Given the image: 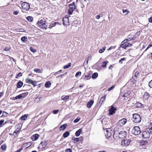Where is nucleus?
Instances as JSON below:
<instances>
[{
    "mask_svg": "<svg viewBox=\"0 0 152 152\" xmlns=\"http://www.w3.org/2000/svg\"><path fill=\"white\" fill-rule=\"evenodd\" d=\"M94 101L93 100H91L90 101L88 102L87 104V106L88 108H90L93 105Z\"/></svg>",
    "mask_w": 152,
    "mask_h": 152,
    "instance_id": "a211bd4d",
    "label": "nucleus"
},
{
    "mask_svg": "<svg viewBox=\"0 0 152 152\" xmlns=\"http://www.w3.org/2000/svg\"><path fill=\"white\" fill-rule=\"evenodd\" d=\"M82 129H79L75 133V135L76 137H78L82 132Z\"/></svg>",
    "mask_w": 152,
    "mask_h": 152,
    "instance_id": "4be33fe9",
    "label": "nucleus"
},
{
    "mask_svg": "<svg viewBox=\"0 0 152 152\" xmlns=\"http://www.w3.org/2000/svg\"><path fill=\"white\" fill-rule=\"evenodd\" d=\"M65 152H72V150L70 148L66 149L65 151Z\"/></svg>",
    "mask_w": 152,
    "mask_h": 152,
    "instance_id": "49530a36",
    "label": "nucleus"
},
{
    "mask_svg": "<svg viewBox=\"0 0 152 152\" xmlns=\"http://www.w3.org/2000/svg\"><path fill=\"white\" fill-rule=\"evenodd\" d=\"M69 9L68 10V13L69 15H71L74 10L76 9L75 5V2H73L71 4H69Z\"/></svg>",
    "mask_w": 152,
    "mask_h": 152,
    "instance_id": "7ed1b4c3",
    "label": "nucleus"
},
{
    "mask_svg": "<svg viewBox=\"0 0 152 152\" xmlns=\"http://www.w3.org/2000/svg\"><path fill=\"white\" fill-rule=\"evenodd\" d=\"M37 83L36 81H32L31 84L33 85L34 86H37Z\"/></svg>",
    "mask_w": 152,
    "mask_h": 152,
    "instance_id": "a18cd8bd",
    "label": "nucleus"
},
{
    "mask_svg": "<svg viewBox=\"0 0 152 152\" xmlns=\"http://www.w3.org/2000/svg\"><path fill=\"white\" fill-rule=\"evenodd\" d=\"M100 16L99 15H97L96 16V18L97 19H99L100 18Z\"/></svg>",
    "mask_w": 152,
    "mask_h": 152,
    "instance_id": "69168bd1",
    "label": "nucleus"
},
{
    "mask_svg": "<svg viewBox=\"0 0 152 152\" xmlns=\"http://www.w3.org/2000/svg\"><path fill=\"white\" fill-rule=\"evenodd\" d=\"M148 132L150 133V135L151 134L152 132V129H148Z\"/></svg>",
    "mask_w": 152,
    "mask_h": 152,
    "instance_id": "bf43d9fd",
    "label": "nucleus"
},
{
    "mask_svg": "<svg viewBox=\"0 0 152 152\" xmlns=\"http://www.w3.org/2000/svg\"><path fill=\"white\" fill-rule=\"evenodd\" d=\"M98 76V74L97 72H95L94 73L92 76V78L93 79L96 78Z\"/></svg>",
    "mask_w": 152,
    "mask_h": 152,
    "instance_id": "cd10ccee",
    "label": "nucleus"
},
{
    "mask_svg": "<svg viewBox=\"0 0 152 152\" xmlns=\"http://www.w3.org/2000/svg\"><path fill=\"white\" fill-rule=\"evenodd\" d=\"M115 86L114 85L113 86H112L111 87L109 88V89H108V91H110L112 90L115 87Z\"/></svg>",
    "mask_w": 152,
    "mask_h": 152,
    "instance_id": "8fccbe9b",
    "label": "nucleus"
},
{
    "mask_svg": "<svg viewBox=\"0 0 152 152\" xmlns=\"http://www.w3.org/2000/svg\"><path fill=\"white\" fill-rule=\"evenodd\" d=\"M23 83L20 80L18 82L17 84V86L18 88H20L23 85Z\"/></svg>",
    "mask_w": 152,
    "mask_h": 152,
    "instance_id": "412c9836",
    "label": "nucleus"
},
{
    "mask_svg": "<svg viewBox=\"0 0 152 152\" xmlns=\"http://www.w3.org/2000/svg\"><path fill=\"white\" fill-rule=\"evenodd\" d=\"M135 105L136 107L138 108H143L144 107V105L139 102H137L135 104Z\"/></svg>",
    "mask_w": 152,
    "mask_h": 152,
    "instance_id": "f3484780",
    "label": "nucleus"
},
{
    "mask_svg": "<svg viewBox=\"0 0 152 152\" xmlns=\"http://www.w3.org/2000/svg\"><path fill=\"white\" fill-rule=\"evenodd\" d=\"M124 60H125V58H121L120 59V60L119 61V62L121 63H122V61Z\"/></svg>",
    "mask_w": 152,
    "mask_h": 152,
    "instance_id": "13d9d810",
    "label": "nucleus"
},
{
    "mask_svg": "<svg viewBox=\"0 0 152 152\" xmlns=\"http://www.w3.org/2000/svg\"><path fill=\"white\" fill-rule=\"evenodd\" d=\"M47 143L45 141L42 142L39 145V148H40L41 149L45 148L46 146Z\"/></svg>",
    "mask_w": 152,
    "mask_h": 152,
    "instance_id": "ddd939ff",
    "label": "nucleus"
},
{
    "mask_svg": "<svg viewBox=\"0 0 152 152\" xmlns=\"http://www.w3.org/2000/svg\"><path fill=\"white\" fill-rule=\"evenodd\" d=\"M51 84V83L49 81H48L45 83V86L46 88H48L50 87Z\"/></svg>",
    "mask_w": 152,
    "mask_h": 152,
    "instance_id": "b1692460",
    "label": "nucleus"
},
{
    "mask_svg": "<svg viewBox=\"0 0 152 152\" xmlns=\"http://www.w3.org/2000/svg\"><path fill=\"white\" fill-rule=\"evenodd\" d=\"M80 120V118H77L74 121V122L75 123H77Z\"/></svg>",
    "mask_w": 152,
    "mask_h": 152,
    "instance_id": "37998d69",
    "label": "nucleus"
},
{
    "mask_svg": "<svg viewBox=\"0 0 152 152\" xmlns=\"http://www.w3.org/2000/svg\"><path fill=\"white\" fill-rule=\"evenodd\" d=\"M10 49V48L9 47H6L5 49L4 50H5L6 51H8Z\"/></svg>",
    "mask_w": 152,
    "mask_h": 152,
    "instance_id": "3c124183",
    "label": "nucleus"
},
{
    "mask_svg": "<svg viewBox=\"0 0 152 152\" xmlns=\"http://www.w3.org/2000/svg\"><path fill=\"white\" fill-rule=\"evenodd\" d=\"M81 72H77L75 74V77H79L81 75Z\"/></svg>",
    "mask_w": 152,
    "mask_h": 152,
    "instance_id": "a19ab883",
    "label": "nucleus"
},
{
    "mask_svg": "<svg viewBox=\"0 0 152 152\" xmlns=\"http://www.w3.org/2000/svg\"><path fill=\"white\" fill-rule=\"evenodd\" d=\"M32 81V80L30 79H26V82L27 83L31 84Z\"/></svg>",
    "mask_w": 152,
    "mask_h": 152,
    "instance_id": "e433bc0d",
    "label": "nucleus"
},
{
    "mask_svg": "<svg viewBox=\"0 0 152 152\" xmlns=\"http://www.w3.org/2000/svg\"><path fill=\"white\" fill-rule=\"evenodd\" d=\"M107 63H108V61H104L102 64V66L103 67H105L106 66Z\"/></svg>",
    "mask_w": 152,
    "mask_h": 152,
    "instance_id": "4c0bfd02",
    "label": "nucleus"
},
{
    "mask_svg": "<svg viewBox=\"0 0 152 152\" xmlns=\"http://www.w3.org/2000/svg\"><path fill=\"white\" fill-rule=\"evenodd\" d=\"M21 6L23 9L27 11L30 8L29 4L26 2H23L22 3Z\"/></svg>",
    "mask_w": 152,
    "mask_h": 152,
    "instance_id": "0eeeda50",
    "label": "nucleus"
},
{
    "mask_svg": "<svg viewBox=\"0 0 152 152\" xmlns=\"http://www.w3.org/2000/svg\"><path fill=\"white\" fill-rule=\"evenodd\" d=\"M28 114H25L24 115H22L20 118V119L21 120H24L28 117Z\"/></svg>",
    "mask_w": 152,
    "mask_h": 152,
    "instance_id": "c85d7f7f",
    "label": "nucleus"
},
{
    "mask_svg": "<svg viewBox=\"0 0 152 152\" xmlns=\"http://www.w3.org/2000/svg\"><path fill=\"white\" fill-rule=\"evenodd\" d=\"M34 71L37 73H42V71L39 69L35 68L34 69Z\"/></svg>",
    "mask_w": 152,
    "mask_h": 152,
    "instance_id": "7c9ffc66",
    "label": "nucleus"
},
{
    "mask_svg": "<svg viewBox=\"0 0 152 152\" xmlns=\"http://www.w3.org/2000/svg\"><path fill=\"white\" fill-rule=\"evenodd\" d=\"M28 94V92H26L25 93H22L21 94L22 96V98H25L26 96H27Z\"/></svg>",
    "mask_w": 152,
    "mask_h": 152,
    "instance_id": "2f4dec72",
    "label": "nucleus"
},
{
    "mask_svg": "<svg viewBox=\"0 0 152 152\" xmlns=\"http://www.w3.org/2000/svg\"><path fill=\"white\" fill-rule=\"evenodd\" d=\"M132 120L134 123H139L141 122V118L140 115L137 113H134L132 115Z\"/></svg>",
    "mask_w": 152,
    "mask_h": 152,
    "instance_id": "f03ea898",
    "label": "nucleus"
},
{
    "mask_svg": "<svg viewBox=\"0 0 152 152\" xmlns=\"http://www.w3.org/2000/svg\"><path fill=\"white\" fill-rule=\"evenodd\" d=\"M131 141V140H124L121 142V144L122 146L128 145Z\"/></svg>",
    "mask_w": 152,
    "mask_h": 152,
    "instance_id": "6e6552de",
    "label": "nucleus"
},
{
    "mask_svg": "<svg viewBox=\"0 0 152 152\" xmlns=\"http://www.w3.org/2000/svg\"><path fill=\"white\" fill-rule=\"evenodd\" d=\"M113 67V66H112V65H110L109 67V69H111Z\"/></svg>",
    "mask_w": 152,
    "mask_h": 152,
    "instance_id": "774afa93",
    "label": "nucleus"
},
{
    "mask_svg": "<svg viewBox=\"0 0 152 152\" xmlns=\"http://www.w3.org/2000/svg\"><path fill=\"white\" fill-rule=\"evenodd\" d=\"M91 56H89L87 58V60H88V61L91 60Z\"/></svg>",
    "mask_w": 152,
    "mask_h": 152,
    "instance_id": "338daca9",
    "label": "nucleus"
},
{
    "mask_svg": "<svg viewBox=\"0 0 152 152\" xmlns=\"http://www.w3.org/2000/svg\"><path fill=\"white\" fill-rule=\"evenodd\" d=\"M59 23L58 22H54L53 23H52L50 25L48 26V28H51L55 26L56 24H59Z\"/></svg>",
    "mask_w": 152,
    "mask_h": 152,
    "instance_id": "5701e85b",
    "label": "nucleus"
},
{
    "mask_svg": "<svg viewBox=\"0 0 152 152\" xmlns=\"http://www.w3.org/2000/svg\"><path fill=\"white\" fill-rule=\"evenodd\" d=\"M106 47H103L102 49H100L99 50V52L100 53H102L105 50Z\"/></svg>",
    "mask_w": 152,
    "mask_h": 152,
    "instance_id": "c9c22d12",
    "label": "nucleus"
},
{
    "mask_svg": "<svg viewBox=\"0 0 152 152\" xmlns=\"http://www.w3.org/2000/svg\"><path fill=\"white\" fill-rule=\"evenodd\" d=\"M149 21L150 22L152 23V17H151L149 19Z\"/></svg>",
    "mask_w": 152,
    "mask_h": 152,
    "instance_id": "0e129e2a",
    "label": "nucleus"
},
{
    "mask_svg": "<svg viewBox=\"0 0 152 152\" xmlns=\"http://www.w3.org/2000/svg\"><path fill=\"white\" fill-rule=\"evenodd\" d=\"M112 131L110 128L106 129L104 130V134L107 138L110 137L112 135Z\"/></svg>",
    "mask_w": 152,
    "mask_h": 152,
    "instance_id": "423d86ee",
    "label": "nucleus"
},
{
    "mask_svg": "<svg viewBox=\"0 0 152 152\" xmlns=\"http://www.w3.org/2000/svg\"><path fill=\"white\" fill-rule=\"evenodd\" d=\"M150 136V133L148 132V129L144 131L142 133V137L144 138H149Z\"/></svg>",
    "mask_w": 152,
    "mask_h": 152,
    "instance_id": "1a4fd4ad",
    "label": "nucleus"
},
{
    "mask_svg": "<svg viewBox=\"0 0 152 152\" xmlns=\"http://www.w3.org/2000/svg\"><path fill=\"white\" fill-rule=\"evenodd\" d=\"M130 93V92L129 91H128L125 94H124L123 96L124 97H129V94Z\"/></svg>",
    "mask_w": 152,
    "mask_h": 152,
    "instance_id": "473e14b6",
    "label": "nucleus"
},
{
    "mask_svg": "<svg viewBox=\"0 0 152 152\" xmlns=\"http://www.w3.org/2000/svg\"><path fill=\"white\" fill-rule=\"evenodd\" d=\"M127 121V120L126 118H123L120 120L118 122V125L121 126H123L126 123Z\"/></svg>",
    "mask_w": 152,
    "mask_h": 152,
    "instance_id": "9d476101",
    "label": "nucleus"
},
{
    "mask_svg": "<svg viewBox=\"0 0 152 152\" xmlns=\"http://www.w3.org/2000/svg\"><path fill=\"white\" fill-rule=\"evenodd\" d=\"M41 98V97H37V98H36V99H35V100H35V101H37V100H38V99H39V100H40V99Z\"/></svg>",
    "mask_w": 152,
    "mask_h": 152,
    "instance_id": "680f3d73",
    "label": "nucleus"
},
{
    "mask_svg": "<svg viewBox=\"0 0 152 152\" xmlns=\"http://www.w3.org/2000/svg\"><path fill=\"white\" fill-rule=\"evenodd\" d=\"M88 60H86L84 62V64H86V65H87L88 64Z\"/></svg>",
    "mask_w": 152,
    "mask_h": 152,
    "instance_id": "052dcab7",
    "label": "nucleus"
},
{
    "mask_svg": "<svg viewBox=\"0 0 152 152\" xmlns=\"http://www.w3.org/2000/svg\"><path fill=\"white\" fill-rule=\"evenodd\" d=\"M1 148L2 150H5L6 148V145L3 144L1 146Z\"/></svg>",
    "mask_w": 152,
    "mask_h": 152,
    "instance_id": "58836bf2",
    "label": "nucleus"
},
{
    "mask_svg": "<svg viewBox=\"0 0 152 152\" xmlns=\"http://www.w3.org/2000/svg\"><path fill=\"white\" fill-rule=\"evenodd\" d=\"M139 73L137 71H136L134 74V76L136 77V78H137V76H138Z\"/></svg>",
    "mask_w": 152,
    "mask_h": 152,
    "instance_id": "5fc2aeb1",
    "label": "nucleus"
},
{
    "mask_svg": "<svg viewBox=\"0 0 152 152\" xmlns=\"http://www.w3.org/2000/svg\"><path fill=\"white\" fill-rule=\"evenodd\" d=\"M22 74L21 72H19L18 74H17L15 77L16 78H18V77H21L22 76Z\"/></svg>",
    "mask_w": 152,
    "mask_h": 152,
    "instance_id": "c03bdc74",
    "label": "nucleus"
},
{
    "mask_svg": "<svg viewBox=\"0 0 152 152\" xmlns=\"http://www.w3.org/2000/svg\"><path fill=\"white\" fill-rule=\"evenodd\" d=\"M148 85L151 88H152V80L149 82Z\"/></svg>",
    "mask_w": 152,
    "mask_h": 152,
    "instance_id": "de8ad7c7",
    "label": "nucleus"
},
{
    "mask_svg": "<svg viewBox=\"0 0 152 152\" xmlns=\"http://www.w3.org/2000/svg\"><path fill=\"white\" fill-rule=\"evenodd\" d=\"M69 98V96L63 95L61 97V100L64 101H67Z\"/></svg>",
    "mask_w": 152,
    "mask_h": 152,
    "instance_id": "aec40b11",
    "label": "nucleus"
},
{
    "mask_svg": "<svg viewBox=\"0 0 152 152\" xmlns=\"http://www.w3.org/2000/svg\"><path fill=\"white\" fill-rule=\"evenodd\" d=\"M27 39V37L25 36L22 37L21 39V40L24 42H25L26 41Z\"/></svg>",
    "mask_w": 152,
    "mask_h": 152,
    "instance_id": "f704fd0d",
    "label": "nucleus"
},
{
    "mask_svg": "<svg viewBox=\"0 0 152 152\" xmlns=\"http://www.w3.org/2000/svg\"><path fill=\"white\" fill-rule=\"evenodd\" d=\"M69 133L68 131H66L63 134V136L64 138L67 137L69 135Z\"/></svg>",
    "mask_w": 152,
    "mask_h": 152,
    "instance_id": "393cba45",
    "label": "nucleus"
},
{
    "mask_svg": "<svg viewBox=\"0 0 152 152\" xmlns=\"http://www.w3.org/2000/svg\"><path fill=\"white\" fill-rule=\"evenodd\" d=\"M37 26L40 28L46 29L48 28V25L45 19H43L38 20Z\"/></svg>",
    "mask_w": 152,
    "mask_h": 152,
    "instance_id": "f257e3e1",
    "label": "nucleus"
},
{
    "mask_svg": "<svg viewBox=\"0 0 152 152\" xmlns=\"http://www.w3.org/2000/svg\"><path fill=\"white\" fill-rule=\"evenodd\" d=\"M106 96V95H105L101 98L99 102L100 103H101V104H102L104 102L105 100Z\"/></svg>",
    "mask_w": 152,
    "mask_h": 152,
    "instance_id": "a878e982",
    "label": "nucleus"
},
{
    "mask_svg": "<svg viewBox=\"0 0 152 152\" xmlns=\"http://www.w3.org/2000/svg\"><path fill=\"white\" fill-rule=\"evenodd\" d=\"M141 132L140 128L139 126H134L133 128L132 132L135 135H138L140 134Z\"/></svg>",
    "mask_w": 152,
    "mask_h": 152,
    "instance_id": "39448f33",
    "label": "nucleus"
},
{
    "mask_svg": "<svg viewBox=\"0 0 152 152\" xmlns=\"http://www.w3.org/2000/svg\"><path fill=\"white\" fill-rule=\"evenodd\" d=\"M150 96V95L148 93L145 92L143 95V98L145 100H147L149 98Z\"/></svg>",
    "mask_w": 152,
    "mask_h": 152,
    "instance_id": "dca6fc26",
    "label": "nucleus"
},
{
    "mask_svg": "<svg viewBox=\"0 0 152 152\" xmlns=\"http://www.w3.org/2000/svg\"><path fill=\"white\" fill-rule=\"evenodd\" d=\"M26 19L29 22H32L33 20V18L32 16H29L26 18Z\"/></svg>",
    "mask_w": 152,
    "mask_h": 152,
    "instance_id": "c756f323",
    "label": "nucleus"
},
{
    "mask_svg": "<svg viewBox=\"0 0 152 152\" xmlns=\"http://www.w3.org/2000/svg\"><path fill=\"white\" fill-rule=\"evenodd\" d=\"M30 50L32 52L35 53L36 52L37 50L36 49H34L32 47H30Z\"/></svg>",
    "mask_w": 152,
    "mask_h": 152,
    "instance_id": "ea45409f",
    "label": "nucleus"
},
{
    "mask_svg": "<svg viewBox=\"0 0 152 152\" xmlns=\"http://www.w3.org/2000/svg\"><path fill=\"white\" fill-rule=\"evenodd\" d=\"M135 37H136L134 35H128L127 38L125 39L126 41L128 42L133 39H135Z\"/></svg>",
    "mask_w": 152,
    "mask_h": 152,
    "instance_id": "2eb2a0df",
    "label": "nucleus"
},
{
    "mask_svg": "<svg viewBox=\"0 0 152 152\" xmlns=\"http://www.w3.org/2000/svg\"><path fill=\"white\" fill-rule=\"evenodd\" d=\"M63 24L64 25H69V18L68 17H66L63 18Z\"/></svg>",
    "mask_w": 152,
    "mask_h": 152,
    "instance_id": "f8f14e48",
    "label": "nucleus"
},
{
    "mask_svg": "<svg viewBox=\"0 0 152 152\" xmlns=\"http://www.w3.org/2000/svg\"><path fill=\"white\" fill-rule=\"evenodd\" d=\"M67 126V125L66 124H64L63 125H61L60 127V130H64L66 128Z\"/></svg>",
    "mask_w": 152,
    "mask_h": 152,
    "instance_id": "bb28decb",
    "label": "nucleus"
},
{
    "mask_svg": "<svg viewBox=\"0 0 152 152\" xmlns=\"http://www.w3.org/2000/svg\"><path fill=\"white\" fill-rule=\"evenodd\" d=\"M128 42L126 39L122 42L120 46V47L123 49H126L127 48L132 45V44Z\"/></svg>",
    "mask_w": 152,
    "mask_h": 152,
    "instance_id": "20e7f679",
    "label": "nucleus"
},
{
    "mask_svg": "<svg viewBox=\"0 0 152 152\" xmlns=\"http://www.w3.org/2000/svg\"><path fill=\"white\" fill-rule=\"evenodd\" d=\"M71 65V63H68L67 65H65L64 66V69H67L69 68Z\"/></svg>",
    "mask_w": 152,
    "mask_h": 152,
    "instance_id": "72a5a7b5",
    "label": "nucleus"
},
{
    "mask_svg": "<svg viewBox=\"0 0 152 152\" xmlns=\"http://www.w3.org/2000/svg\"><path fill=\"white\" fill-rule=\"evenodd\" d=\"M58 111H59V110H55L53 111V113L54 114H56L58 113Z\"/></svg>",
    "mask_w": 152,
    "mask_h": 152,
    "instance_id": "4d7b16f0",
    "label": "nucleus"
},
{
    "mask_svg": "<svg viewBox=\"0 0 152 152\" xmlns=\"http://www.w3.org/2000/svg\"><path fill=\"white\" fill-rule=\"evenodd\" d=\"M19 12L18 11H15L13 12V14H14V15H17L18 14V13H19Z\"/></svg>",
    "mask_w": 152,
    "mask_h": 152,
    "instance_id": "864d4df0",
    "label": "nucleus"
},
{
    "mask_svg": "<svg viewBox=\"0 0 152 152\" xmlns=\"http://www.w3.org/2000/svg\"><path fill=\"white\" fill-rule=\"evenodd\" d=\"M4 122V120H1L0 121V125H1L2 123Z\"/></svg>",
    "mask_w": 152,
    "mask_h": 152,
    "instance_id": "e2e57ef3",
    "label": "nucleus"
},
{
    "mask_svg": "<svg viewBox=\"0 0 152 152\" xmlns=\"http://www.w3.org/2000/svg\"><path fill=\"white\" fill-rule=\"evenodd\" d=\"M116 109L113 105L111 106V108L109 110V115H113L115 113Z\"/></svg>",
    "mask_w": 152,
    "mask_h": 152,
    "instance_id": "9b49d317",
    "label": "nucleus"
},
{
    "mask_svg": "<svg viewBox=\"0 0 152 152\" xmlns=\"http://www.w3.org/2000/svg\"><path fill=\"white\" fill-rule=\"evenodd\" d=\"M126 134V132L124 131H121L119 133V137L120 138L125 137Z\"/></svg>",
    "mask_w": 152,
    "mask_h": 152,
    "instance_id": "4468645a",
    "label": "nucleus"
},
{
    "mask_svg": "<svg viewBox=\"0 0 152 152\" xmlns=\"http://www.w3.org/2000/svg\"><path fill=\"white\" fill-rule=\"evenodd\" d=\"M74 140L75 142H77L79 140V139L78 138H75L74 139Z\"/></svg>",
    "mask_w": 152,
    "mask_h": 152,
    "instance_id": "6e6d98bb",
    "label": "nucleus"
},
{
    "mask_svg": "<svg viewBox=\"0 0 152 152\" xmlns=\"http://www.w3.org/2000/svg\"><path fill=\"white\" fill-rule=\"evenodd\" d=\"M151 47H152V42H151L150 43V44L148 46L145 50H147V49H148L149 48Z\"/></svg>",
    "mask_w": 152,
    "mask_h": 152,
    "instance_id": "09e8293b",
    "label": "nucleus"
},
{
    "mask_svg": "<svg viewBox=\"0 0 152 152\" xmlns=\"http://www.w3.org/2000/svg\"><path fill=\"white\" fill-rule=\"evenodd\" d=\"M123 13H126L125 15H127L128 13V11L127 10H123Z\"/></svg>",
    "mask_w": 152,
    "mask_h": 152,
    "instance_id": "603ef678",
    "label": "nucleus"
},
{
    "mask_svg": "<svg viewBox=\"0 0 152 152\" xmlns=\"http://www.w3.org/2000/svg\"><path fill=\"white\" fill-rule=\"evenodd\" d=\"M22 98V96L21 95V94L15 97V99H20Z\"/></svg>",
    "mask_w": 152,
    "mask_h": 152,
    "instance_id": "79ce46f5",
    "label": "nucleus"
},
{
    "mask_svg": "<svg viewBox=\"0 0 152 152\" xmlns=\"http://www.w3.org/2000/svg\"><path fill=\"white\" fill-rule=\"evenodd\" d=\"M38 136L39 135L37 134H34L31 136L32 140L33 141L36 140L38 139Z\"/></svg>",
    "mask_w": 152,
    "mask_h": 152,
    "instance_id": "6ab92c4d",
    "label": "nucleus"
}]
</instances>
